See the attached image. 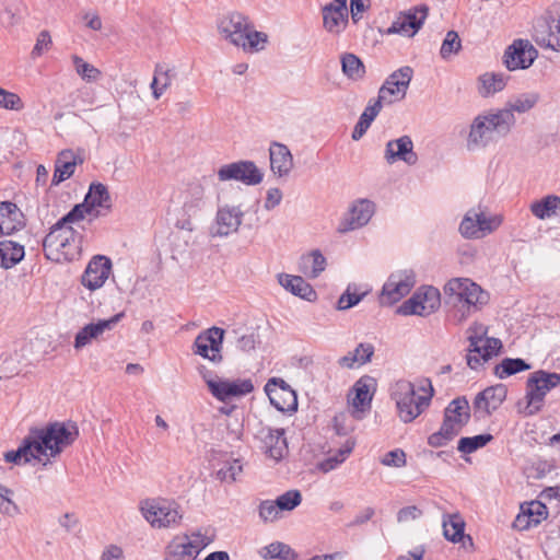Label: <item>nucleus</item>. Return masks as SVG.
Here are the masks:
<instances>
[{"mask_svg": "<svg viewBox=\"0 0 560 560\" xmlns=\"http://www.w3.org/2000/svg\"><path fill=\"white\" fill-rule=\"evenodd\" d=\"M51 46V37L47 31H42L38 34L36 44L32 50V57L37 58L42 56L46 50H48Z\"/></svg>", "mask_w": 560, "mask_h": 560, "instance_id": "nucleus-62", "label": "nucleus"}, {"mask_svg": "<svg viewBox=\"0 0 560 560\" xmlns=\"http://www.w3.org/2000/svg\"><path fill=\"white\" fill-rule=\"evenodd\" d=\"M492 440H493V436L489 433L479 434V435L469 436V438L468 436L462 438L458 441L457 450L460 453L470 454V453H474L475 451H477L478 448L486 446Z\"/></svg>", "mask_w": 560, "mask_h": 560, "instance_id": "nucleus-49", "label": "nucleus"}, {"mask_svg": "<svg viewBox=\"0 0 560 560\" xmlns=\"http://www.w3.org/2000/svg\"><path fill=\"white\" fill-rule=\"evenodd\" d=\"M419 389L423 394L417 395L415 384L407 380H398L390 386V397L396 402L400 420L405 423L412 422L430 406L434 393L431 381L423 380Z\"/></svg>", "mask_w": 560, "mask_h": 560, "instance_id": "nucleus-2", "label": "nucleus"}, {"mask_svg": "<svg viewBox=\"0 0 560 560\" xmlns=\"http://www.w3.org/2000/svg\"><path fill=\"white\" fill-rule=\"evenodd\" d=\"M469 348L466 357L470 369L477 370L485 362L497 355L502 348V342L498 338L486 337V328L482 325H475L469 328Z\"/></svg>", "mask_w": 560, "mask_h": 560, "instance_id": "nucleus-5", "label": "nucleus"}, {"mask_svg": "<svg viewBox=\"0 0 560 560\" xmlns=\"http://www.w3.org/2000/svg\"><path fill=\"white\" fill-rule=\"evenodd\" d=\"M462 48V43L458 34L455 31H448L441 46V57L447 59L454 54H457Z\"/></svg>", "mask_w": 560, "mask_h": 560, "instance_id": "nucleus-52", "label": "nucleus"}, {"mask_svg": "<svg viewBox=\"0 0 560 560\" xmlns=\"http://www.w3.org/2000/svg\"><path fill=\"white\" fill-rule=\"evenodd\" d=\"M476 226L478 229V238L486 236L487 234L495 231L502 223V219L499 215L487 217L483 211L476 209L469 210Z\"/></svg>", "mask_w": 560, "mask_h": 560, "instance_id": "nucleus-41", "label": "nucleus"}, {"mask_svg": "<svg viewBox=\"0 0 560 560\" xmlns=\"http://www.w3.org/2000/svg\"><path fill=\"white\" fill-rule=\"evenodd\" d=\"M454 438L455 436L452 434V432L441 427L438 432L432 433L428 438V444L432 447H441L446 445Z\"/></svg>", "mask_w": 560, "mask_h": 560, "instance_id": "nucleus-61", "label": "nucleus"}, {"mask_svg": "<svg viewBox=\"0 0 560 560\" xmlns=\"http://www.w3.org/2000/svg\"><path fill=\"white\" fill-rule=\"evenodd\" d=\"M71 60L73 62L77 74L86 82H96L102 78V71L93 65L85 61L78 55H72Z\"/></svg>", "mask_w": 560, "mask_h": 560, "instance_id": "nucleus-46", "label": "nucleus"}, {"mask_svg": "<svg viewBox=\"0 0 560 560\" xmlns=\"http://www.w3.org/2000/svg\"><path fill=\"white\" fill-rule=\"evenodd\" d=\"M342 72L350 79L358 80L364 74L362 61L353 54H346L341 58Z\"/></svg>", "mask_w": 560, "mask_h": 560, "instance_id": "nucleus-50", "label": "nucleus"}, {"mask_svg": "<svg viewBox=\"0 0 560 560\" xmlns=\"http://www.w3.org/2000/svg\"><path fill=\"white\" fill-rule=\"evenodd\" d=\"M374 354V346L369 342H361L353 350L346 355L339 358L338 364L342 368L352 369L355 363L363 365L371 361Z\"/></svg>", "mask_w": 560, "mask_h": 560, "instance_id": "nucleus-33", "label": "nucleus"}, {"mask_svg": "<svg viewBox=\"0 0 560 560\" xmlns=\"http://www.w3.org/2000/svg\"><path fill=\"white\" fill-rule=\"evenodd\" d=\"M325 268L326 258L318 249H314L308 255L301 258L300 270L308 278H317Z\"/></svg>", "mask_w": 560, "mask_h": 560, "instance_id": "nucleus-37", "label": "nucleus"}, {"mask_svg": "<svg viewBox=\"0 0 560 560\" xmlns=\"http://www.w3.org/2000/svg\"><path fill=\"white\" fill-rule=\"evenodd\" d=\"M243 470L242 464L238 459H234L232 463L223 466L218 470V478L222 481H235L236 476Z\"/></svg>", "mask_w": 560, "mask_h": 560, "instance_id": "nucleus-57", "label": "nucleus"}, {"mask_svg": "<svg viewBox=\"0 0 560 560\" xmlns=\"http://www.w3.org/2000/svg\"><path fill=\"white\" fill-rule=\"evenodd\" d=\"M514 122V115L510 114L508 110L500 109L495 113L479 115L471 124L469 138L470 140H477L478 138L488 136L492 131H498L499 133L506 132Z\"/></svg>", "mask_w": 560, "mask_h": 560, "instance_id": "nucleus-9", "label": "nucleus"}, {"mask_svg": "<svg viewBox=\"0 0 560 560\" xmlns=\"http://www.w3.org/2000/svg\"><path fill=\"white\" fill-rule=\"evenodd\" d=\"M540 101V94L537 92H525L511 98L502 110L510 114H525L533 109Z\"/></svg>", "mask_w": 560, "mask_h": 560, "instance_id": "nucleus-35", "label": "nucleus"}, {"mask_svg": "<svg viewBox=\"0 0 560 560\" xmlns=\"http://www.w3.org/2000/svg\"><path fill=\"white\" fill-rule=\"evenodd\" d=\"M427 15V5L415 7L404 13H400L387 28L386 33L412 37L421 28Z\"/></svg>", "mask_w": 560, "mask_h": 560, "instance_id": "nucleus-15", "label": "nucleus"}, {"mask_svg": "<svg viewBox=\"0 0 560 560\" xmlns=\"http://www.w3.org/2000/svg\"><path fill=\"white\" fill-rule=\"evenodd\" d=\"M506 395L508 388L504 384H497L494 386L487 387L476 396L474 400V408L476 412H482L483 416H490L502 405Z\"/></svg>", "mask_w": 560, "mask_h": 560, "instance_id": "nucleus-19", "label": "nucleus"}, {"mask_svg": "<svg viewBox=\"0 0 560 560\" xmlns=\"http://www.w3.org/2000/svg\"><path fill=\"white\" fill-rule=\"evenodd\" d=\"M532 213L540 220L557 215L560 213V197L548 195L541 200L534 201L530 205Z\"/></svg>", "mask_w": 560, "mask_h": 560, "instance_id": "nucleus-39", "label": "nucleus"}, {"mask_svg": "<svg viewBox=\"0 0 560 560\" xmlns=\"http://www.w3.org/2000/svg\"><path fill=\"white\" fill-rule=\"evenodd\" d=\"M85 206L89 207L94 218L100 217L104 209L109 211L112 208L110 195L107 187L102 183H92L84 198Z\"/></svg>", "mask_w": 560, "mask_h": 560, "instance_id": "nucleus-26", "label": "nucleus"}, {"mask_svg": "<svg viewBox=\"0 0 560 560\" xmlns=\"http://www.w3.org/2000/svg\"><path fill=\"white\" fill-rule=\"evenodd\" d=\"M77 155L72 150H62L56 160L51 184L58 185L68 179L74 172Z\"/></svg>", "mask_w": 560, "mask_h": 560, "instance_id": "nucleus-31", "label": "nucleus"}, {"mask_svg": "<svg viewBox=\"0 0 560 560\" xmlns=\"http://www.w3.org/2000/svg\"><path fill=\"white\" fill-rule=\"evenodd\" d=\"M470 290L468 296L465 300L463 307H466L467 313L471 311L476 312L481 308L482 305L488 303V293L481 289L477 283H468Z\"/></svg>", "mask_w": 560, "mask_h": 560, "instance_id": "nucleus-47", "label": "nucleus"}, {"mask_svg": "<svg viewBox=\"0 0 560 560\" xmlns=\"http://www.w3.org/2000/svg\"><path fill=\"white\" fill-rule=\"evenodd\" d=\"M264 558L280 559V560H295L298 553L287 544L276 541L264 548Z\"/></svg>", "mask_w": 560, "mask_h": 560, "instance_id": "nucleus-48", "label": "nucleus"}, {"mask_svg": "<svg viewBox=\"0 0 560 560\" xmlns=\"http://www.w3.org/2000/svg\"><path fill=\"white\" fill-rule=\"evenodd\" d=\"M79 436V428L74 422H51L44 428H31L15 451L4 454L8 463H30L40 460L42 455L57 457L62 451L72 445Z\"/></svg>", "mask_w": 560, "mask_h": 560, "instance_id": "nucleus-1", "label": "nucleus"}, {"mask_svg": "<svg viewBox=\"0 0 560 560\" xmlns=\"http://www.w3.org/2000/svg\"><path fill=\"white\" fill-rule=\"evenodd\" d=\"M84 214L93 215L85 202L75 205L66 215L58 220L60 225H69L84 218Z\"/></svg>", "mask_w": 560, "mask_h": 560, "instance_id": "nucleus-55", "label": "nucleus"}, {"mask_svg": "<svg viewBox=\"0 0 560 560\" xmlns=\"http://www.w3.org/2000/svg\"><path fill=\"white\" fill-rule=\"evenodd\" d=\"M243 211L238 207H221L218 209L215 225L212 231L215 236H228L236 232L242 224Z\"/></svg>", "mask_w": 560, "mask_h": 560, "instance_id": "nucleus-22", "label": "nucleus"}, {"mask_svg": "<svg viewBox=\"0 0 560 560\" xmlns=\"http://www.w3.org/2000/svg\"><path fill=\"white\" fill-rule=\"evenodd\" d=\"M280 509L278 508L277 500H265L259 504V516L265 522H272L279 517Z\"/></svg>", "mask_w": 560, "mask_h": 560, "instance_id": "nucleus-58", "label": "nucleus"}, {"mask_svg": "<svg viewBox=\"0 0 560 560\" xmlns=\"http://www.w3.org/2000/svg\"><path fill=\"white\" fill-rule=\"evenodd\" d=\"M412 77L413 69L409 66H404L390 73L378 90L380 100L386 105L402 101Z\"/></svg>", "mask_w": 560, "mask_h": 560, "instance_id": "nucleus-8", "label": "nucleus"}, {"mask_svg": "<svg viewBox=\"0 0 560 560\" xmlns=\"http://www.w3.org/2000/svg\"><path fill=\"white\" fill-rule=\"evenodd\" d=\"M144 518L153 526L170 527L178 523L182 515L175 503L163 502L142 508Z\"/></svg>", "mask_w": 560, "mask_h": 560, "instance_id": "nucleus-18", "label": "nucleus"}, {"mask_svg": "<svg viewBox=\"0 0 560 560\" xmlns=\"http://www.w3.org/2000/svg\"><path fill=\"white\" fill-rule=\"evenodd\" d=\"M454 438L455 436L452 434V432L441 427L438 432L432 433L428 438V444L432 447H441L446 445Z\"/></svg>", "mask_w": 560, "mask_h": 560, "instance_id": "nucleus-60", "label": "nucleus"}, {"mask_svg": "<svg viewBox=\"0 0 560 560\" xmlns=\"http://www.w3.org/2000/svg\"><path fill=\"white\" fill-rule=\"evenodd\" d=\"M440 305L441 293L439 289L432 285H422L398 307V313L401 315L429 316Z\"/></svg>", "mask_w": 560, "mask_h": 560, "instance_id": "nucleus-6", "label": "nucleus"}, {"mask_svg": "<svg viewBox=\"0 0 560 560\" xmlns=\"http://www.w3.org/2000/svg\"><path fill=\"white\" fill-rule=\"evenodd\" d=\"M422 515V511L416 505H409L400 509L397 513V521L399 523L416 520Z\"/></svg>", "mask_w": 560, "mask_h": 560, "instance_id": "nucleus-63", "label": "nucleus"}, {"mask_svg": "<svg viewBox=\"0 0 560 560\" xmlns=\"http://www.w3.org/2000/svg\"><path fill=\"white\" fill-rule=\"evenodd\" d=\"M413 142H387L385 158L388 163L402 160L407 164L412 165L417 162V154L412 151Z\"/></svg>", "mask_w": 560, "mask_h": 560, "instance_id": "nucleus-34", "label": "nucleus"}, {"mask_svg": "<svg viewBox=\"0 0 560 560\" xmlns=\"http://www.w3.org/2000/svg\"><path fill=\"white\" fill-rule=\"evenodd\" d=\"M323 22L327 32L331 34H339L348 23L347 5L341 4L338 9L326 4L323 8Z\"/></svg>", "mask_w": 560, "mask_h": 560, "instance_id": "nucleus-30", "label": "nucleus"}, {"mask_svg": "<svg viewBox=\"0 0 560 560\" xmlns=\"http://www.w3.org/2000/svg\"><path fill=\"white\" fill-rule=\"evenodd\" d=\"M375 383V380L368 375L360 377L354 383L353 389L355 395L352 399L354 418L361 419L360 413L371 409V402L373 398V393H371V389H374Z\"/></svg>", "mask_w": 560, "mask_h": 560, "instance_id": "nucleus-24", "label": "nucleus"}, {"mask_svg": "<svg viewBox=\"0 0 560 560\" xmlns=\"http://www.w3.org/2000/svg\"><path fill=\"white\" fill-rule=\"evenodd\" d=\"M59 257L55 256L49 260L56 262H65L72 261L80 257L81 255V240L78 233H73L72 237L68 240V242H62L61 246H59Z\"/></svg>", "mask_w": 560, "mask_h": 560, "instance_id": "nucleus-42", "label": "nucleus"}, {"mask_svg": "<svg viewBox=\"0 0 560 560\" xmlns=\"http://www.w3.org/2000/svg\"><path fill=\"white\" fill-rule=\"evenodd\" d=\"M224 334L225 330L217 326L201 331L194 341L192 352L213 363H221Z\"/></svg>", "mask_w": 560, "mask_h": 560, "instance_id": "nucleus-11", "label": "nucleus"}, {"mask_svg": "<svg viewBox=\"0 0 560 560\" xmlns=\"http://www.w3.org/2000/svg\"><path fill=\"white\" fill-rule=\"evenodd\" d=\"M221 182L236 180L247 186H256L262 182L264 174L253 161L241 160L222 165L218 170Z\"/></svg>", "mask_w": 560, "mask_h": 560, "instance_id": "nucleus-10", "label": "nucleus"}, {"mask_svg": "<svg viewBox=\"0 0 560 560\" xmlns=\"http://www.w3.org/2000/svg\"><path fill=\"white\" fill-rule=\"evenodd\" d=\"M269 155L270 168L275 174L282 177L290 173L293 167V158L287 145L282 142H272Z\"/></svg>", "mask_w": 560, "mask_h": 560, "instance_id": "nucleus-27", "label": "nucleus"}, {"mask_svg": "<svg viewBox=\"0 0 560 560\" xmlns=\"http://www.w3.org/2000/svg\"><path fill=\"white\" fill-rule=\"evenodd\" d=\"M529 369L530 365L521 358H505L502 360L500 364H498L494 368V374L495 376L502 380L516 373L527 371Z\"/></svg>", "mask_w": 560, "mask_h": 560, "instance_id": "nucleus-44", "label": "nucleus"}, {"mask_svg": "<svg viewBox=\"0 0 560 560\" xmlns=\"http://www.w3.org/2000/svg\"><path fill=\"white\" fill-rule=\"evenodd\" d=\"M261 442L266 452L273 459L283 457V452L287 448V441L284 438L283 429L262 428L259 431Z\"/></svg>", "mask_w": 560, "mask_h": 560, "instance_id": "nucleus-28", "label": "nucleus"}, {"mask_svg": "<svg viewBox=\"0 0 560 560\" xmlns=\"http://www.w3.org/2000/svg\"><path fill=\"white\" fill-rule=\"evenodd\" d=\"M560 385V374L538 370L529 375L526 382V400L524 413L534 416L542 408L548 392Z\"/></svg>", "mask_w": 560, "mask_h": 560, "instance_id": "nucleus-4", "label": "nucleus"}, {"mask_svg": "<svg viewBox=\"0 0 560 560\" xmlns=\"http://www.w3.org/2000/svg\"><path fill=\"white\" fill-rule=\"evenodd\" d=\"M218 27L225 40L246 52H258L268 42L267 34L256 31L249 19L238 12L223 16Z\"/></svg>", "mask_w": 560, "mask_h": 560, "instance_id": "nucleus-3", "label": "nucleus"}, {"mask_svg": "<svg viewBox=\"0 0 560 560\" xmlns=\"http://www.w3.org/2000/svg\"><path fill=\"white\" fill-rule=\"evenodd\" d=\"M479 94L483 97L491 96L501 92L508 82V77L503 73L487 72L479 77Z\"/></svg>", "mask_w": 560, "mask_h": 560, "instance_id": "nucleus-36", "label": "nucleus"}, {"mask_svg": "<svg viewBox=\"0 0 560 560\" xmlns=\"http://www.w3.org/2000/svg\"><path fill=\"white\" fill-rule=\"evenodd\" d=\"M375 211V205L369 199L355 201L349 210V217L339 225L341 233L364 226L372 218Z\"/></svg>", "mask_w": 560, "mask_h": 560, "instance_id": "nucleus-20", "label": "nucleus"}, {"mask_svg": "<svg viewBox=\"0 0 560 560\" xmlns=\"http://www.w3.org/2000/svg\"><path fill=\"white\" fill-rule=\"evenodd\" d=\"M413 285L415 278L411 273L406 271L392 273L383 285L380 303L387 306L397 303L409 294Z\"/></svg>", "mask_w": 560, "mask_h": 560, "instance_id": "nucleus-14", "label": "nucleus"}, {"mask_svg": "<svg viewBox=\"0 0 560 560\" xmlns=\"http://www.w3.org/2000/svg\"><path fill=\"white\" fill-rule=\"evenodd\" d=\"M459 232L465 238H478V229L469 210L460 222Z\"/></svg>", "mask_w": 560, "mask_h": 560, "instance_id": "nucleus-59", "label": "nucleus"}, {"mask_svg": "<svg viewBox=\"0 0 560 560\" xmlns=\"http://www.w3.org/2000/svg\"><path fill=\"white\" fill-rule=\"evenodd\" d=\"M521 510L529 516L535 526L539 525L548 516V509L540 501L524 502L521 504Z\"/></svg>", "mask_w": 560, "mask_h": 560, "instance_id": "nucleus-51", "label": "nucleus"}, {"mask_svg": "<svg viewBox=\"0 0 560 560\" xmlns=\"http://www.w3.org/2000/svg\"><path fill=\"white\" fill-rule=\"evenodd\" d=\"M25 255L24 245L12 240L0 241V266L10 269L18 265Z\"/></svg>", "mask_w": 560, "mask_h": 560, "instance_id": "nucleus-32", "label": "nucleus"}, {"mask_svg": "<svg viewBox=\"0 0 560 560\" xmlns=\"http://www.w3.org/2000/svg\"><path fill=\"white\" fill-rule=\"evenodd\" d=\"M302 502V494L299 490H289L277 498L278 508L281 511H292Z\"/></svg>", "mask_w": 560, "mask_h": 560, "instance_id": "nucleus-54", "label": "nucleus"}, {"mask_svg": "<svg viewBox=\"0 0 560 560\" xmlns=\"http://www.w3.org/2000/svg\"><path fill=\"white\" fill-rule=\"evenodd\" d=\"M279 282L285 290L301 299L312 302L317 298L316 291L301 276L281 273L279 275Z\"/></svg>", "mask_w": 560, "mask_h": 560, "instance_id": "nucleus-29", "label": "nucleus"}, {"mask_svg": "<svg viewBox=\"0 0 560 560\" xmlns=\"http://www.w3.org/2000/svg\"><path fill=\"white\" fill-rule=\"evenodd\" d=\"M447 416L453 421L460 419L463 424H467L470 419L468 400L465 397L453 399L444 410V417Z\"/></svg>", "mask_w": 560, "mask_h": 560, "instance_id": "nucleus-45", "label": "nucleus"}, {"mask_svg": "<svg viewBox=\"0 0 560 560\" xmlns=\"http://www.w3.org/2000/svg\"><path fill=\"white\" fill-rule=\"evenodd\" d=\"M362 299V295L357 293H350L346 291L338 300L337 307L338 310H348L354 305H357Z\"/></svg>", "mask_w": 560, "mask_h": 560, "instance_id": "nucleus-64", "label": "nucleus"}, {"mask_svg": "<svg viewBox=\"0 0 560 560\" xmlns=\"http://www.w3.org/2000/svg\"><path fill=\"white\" fill-rule=\"evenodd\" d=\"M381 464L388 467H404L407 464L406 453L401 448L389 451L381 458Z\"/></svg>", "mask_w": 560, "mask_h": 560, "instance_id": "nucleus-56", "label": "nucleus"}, {"mask_svg": "<svg viewBox=\"0 0 560 560\" xmlns=\"http://www.w3.org/2000/svg\"><path fill=\"white\" fill-rule=\"evenodd\" d=\"M468 283H472L468 278H453L444 285V293L448 299L464 304L470 290Z\"/></svg>", "mask_w": 560, "mask_h": 560, "instance_id": "nucleus-43", "label": "nucleus"}, {"mask_svg": "<svg viewBox=\"0 0 560 560\" xmlns=\"http://www.w3.org/2000/svg\"><path fill=\"white\" fill-rule=\"evenodd\" d=\"M173 78L174 73L172 69L162 63L155 66L153 80L150 85L155 100H159L171 86Z\"/></svg>", "mask_w": 560, "mask_h": 560, "instance_id": "nucleus-38", "label": "nucleus"}, {"mask_svg": "<svg viewBox=\"0 0 560 560\" xmlns=\"http://www.w3.org/2000/svg\"><path fill=\"white\" fill-rule=\"evenodd\" d=\"M0 108L20 112L24 108V103L16 93L0 88Z\"/></svg>", "mask_w": 560, "mask_h": 560, "instance_id": "nucleus-53", "label": "nucleus"}, {"mask_svg": "<svg viewBox=\"0 0 560 560\" xmlns=\"http://www.w3.org/2000/svg\"><path fill=\"white\" fill-rule=\"evenodd\" d=\"M125 314L118 313L108 319H100L97 323H90L82 327L74 337V348L82 349L89 345L93 339H97L106 330H112Z\"/></svg>", "mask_w": 560, "mask_h": 560, "instance_id": "nucleus-21", "label": "nucleus"}, {"mask_svg": "<svg viewBox=\"0 0 560 560\" xmlns=\"http://www.w3.org/2000/svg\"><path fill=\"white\" fill-rule=\"evenodd\" d=\"M112 270V261L103 255L94 256L88 264L81 283L91 291L103 287Z\"/></svg>", "mask_w": 560, "mask_h": 560, "instance_id": "nucleus-17", "label": "nucleus"}, {"mask_svg": "<svg viewBox=\"0 0 560 560\" xmlns=\"http://www.w3.org/2000/svg\"><path fill=\"white\" fill-rule=\"evenodd\" d=\"M533 37L540 47L560 51V8L549 10L536 20Z\"/></svg>", "mask_w": 560, "mask_h": 560, "instance_id": "nucleus-7", "label": "nucleus"}, {"mask_svg": "<svg viewBox=\"0 0 560 560\" xmlns=\"http://www.w3.org/2000/svg\"><path fill=\"white\" fill-rule=\"evenodd\" d=\"M442 526L447 540L458 542L464 539L465 522L458 513L444 517Z\"/></svg>", "mask_w": 560, "mask_h": 560, "instance_id": "nucleus-40", "label": "nucleus"}, {"mask_svg": "<svg viewBox=\"0 0 560 560\" xmlns=\"http://www.w3.org/2000/svg\"><path fill=\"white\" fill-rule=\"evenodd\" d=\"M211 395L219 401H226L233 397H241L250 394L254 390L252 380H222V378H206Z\"/></svg>", "mask_w": 560, "mask_h": 560, "instance_id": "nucleus-13", "label": "nucleus"}, {"mask_svg": "<svg viewBox=\"0 0 560 560\" xmlns=\"http://www.w3.org/2000/svg\"><path fill=\"white\" fill-rule=\"evenodd\" d=\"M265 392L270 404L281 412H291L298 409V397L291 386L282 378L272 377L265 385Z\"/></svg>", "mask_w": 560, "mask_h": 560, "instance_id": "nucleus-12", "label": "nucleus"}, {"mask_svg": "<svg viewBox=\"0 0 560 560\" xmlns=\"http://www.w3.org/2000/svg\"><path fill=\"white\" fill-rule=\"evenodd\" d=\"M25 225L24 214L11 201L0 202V235H11Z\"/></svg>", "mask_w": 560, "mask_h": 560, "instance_id": "nucleus-23", "label": "nucleus"}, {"mask_svg": "<svg viewBox=\"0 0 560 560\" xmlns=\"http://www.w3.org/2000/svg\"><path fill=\"white\" fill-rule=\"evenodd\" d=\"M537 56V49L527 39H517L506 49L504 63L509 70L527 69Z\"/></svg>", "mask_w": 560, "mask_h": 560, "instance_id": "nucleus-16", "label": "nucleus"}, {"mask_svg": "<svg viewBox=\"0 0 560 560\" xmlns=\"http://www.w3.org/2000/svg\"><path fill=\"white\" fill-rule=\"evenodd\" d=\"M75 233L70 225H60L57 221L49 230L48 234L43 240V250L45 257L49 260L55 256L59 257V246L62 242H68Z\"/></svg>", "mask_w": 560, "mask_h": 560, "instance_id": "nucleus-25", "label": "nucleus"}]
</instances>
